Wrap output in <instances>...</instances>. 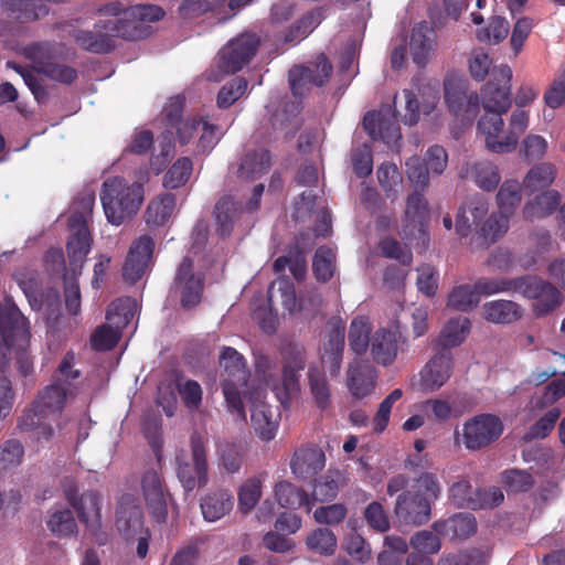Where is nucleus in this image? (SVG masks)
Wrapping results in <instances>:
<instances>
[{
    "mask_svg": "<svg viewBox=\"0 0 565 565\" xmlns=\"http://www.w3.org/2000/svg\"><path fill=\"white\" fill-rule=\"evenodd\" d=\"M177 198L173 193L164 192L150 201L145 212V221L148 226H164L173 214Z\"/></svg>",
    "mask_w": 565,
    "mask_h": 565,
    "instance_id": "34",
    "label": "nucleus"
},
{
    "mask_svg": "<svg viewBox=\"0 0 565 565\" xmlns=\"http://www.w3.org/2000/svg\"><path fill=\"white\" fill-rule=\"evenodd\" d=\"M136 315V301L130 297L118 298L110 302L106 311L107 323L122 330Z\"/></svg>",
    "mask_w": 565,
    "mask_h": 565,
    "instance_id": "42",
    "label": "nucleus"
},
{
    "mask_svg": "<svg viewBox=\"0 0 565 565\" xmlns=\"http://www.w3.org/2000/svg\"><path fill=\"white\" fill-rule=\"evenodd\" d=\"M100 201L108 222L118 226L138 212L143 201V188L139 183L129 184L119 177L108 178L103 183Z\"/></svg>",
    "mask_w": 565,
    "mask_h": 565,
    "instance_id": "5",
    "label": "nucleus"
},
{
    "mask_svg": "<svg viewBox=\"0 0 565 565\" xmlns=\"http://www.w3.org/2000/svg\"><path fill=\"white\" fill-rule=\"evenodd\" d=\"M556 177V168L551 162H542L532 167L523 180V186L535 192L550 186Z\"/></svg>",
    "mask_w": 565,
    "mask_h": 565,
    "instance_id": "45",
    "label": "nucleus"
},
{
    "mask_svg": "<svg viewBox=\"0 0 565 565\" xmlns=\"http://www.w3.org/2000/svg\"><path fill=\"white\" fill-rule=\"evenodd\" d=\"M480 301L475 285L463 284L455 287L448 296V307L468 312Z\"/></svg>",
    "mask_w": 565,
    "mask_h": 565,
    "instance_id": "51",
    "label": "nucleus"
},
{
    "mask_svg": "<svg viewBox=\"0 0 565 565\" xmlns=\"http://www.w3.org/2000/svg\"><path fill=\"white\" fill-rule=\"evenodd\" d=\"M516 292L534 300L533 311L537 317L548 315L562 303L561 291L551 282L537 276L519 277Z\"/></svg>",
    "mask_w": 565,
    "mask_h": 565,
    "instance_id": "13",
    "label": "nucleus"
},
{
    "mask_svg": "<svg viewBox=\"0 0 565 565\" xmlns=\"http://www.w3.org/2000/svg\"><path fill=\"white\" fill-rule=\"evenodd\" d=\"M428 215V202L424 194L417 191L409 194L406 201V221L413 225V227H418L419 231H423V227L427 223Z\"/></svg>",
    "mask_w": 565,
    "mask_h": 565,
    "instance_id": "49",
    "label": "nucleus"
},
{
    "mask_svg": "<svg viewBox=\"0 0 565 565\" xmlns=\"http://www.w3.org/2000/svg\"><path fill=\"white\" fill-rule=\"evenodd\" d=\"M371 326L363 317L354 318L349 329V345L350 349L356 354L366 352L369 345L371 347Z\"/></svg>",
    "mask_w": 565,
    "mask_h": 565,
    "instance_id": "50",
    "label": "nucleus"
},
{
    "mask_svg": "<svg viewBox=\"0 0 565 565\" xmlns=\"http://www.w3.org/2000/svg\"><path fill=\"white\" fill-rule=\"evenodd\" d=\"M344 327L333 326L328 332V339L324 343L322 363L327 366L331 376L339 374L342 363L344 349Z\"/></svg>",
    "mask_w": 565,
    "mask_h": 565,
    "instance_id": "32",
    "label": "nucleus"
},
{
    "mask_svg": "<svg viewBox=\"0 0 565 565\" xmlns=\"http://www.w3.org/2000/svg\"><path fill=\"white\" fill-rule=\"evenodd\" d=\"M533 476L520 469H508L501 473V483L508 492H526L534 486Z\"/></svg>",
    "mask_w": 565,
    "mask_h": 565,
    "instance_id": "61",
    "label": "nucleus"
},
{
    "mask_svg": "<svg viewBox=\"0 0 565 565\" xmlns=\"http://www.w3.org/2000/svg\"><path fill=\"white\" fill-rule=\"evenodd\" d=\"M445 100L450 111L462 124H471L480 109L479 96L476 93L468 95L459 85L446 81L445 84Z\"/></svg>",
    "mask_w": 565,
    "mask_h": 565,
    "instance_id": "21",
    "label": "nucleus"
},
{
    "mask_svg": "<svg viewBox=\"0 0 565 565\" xmlns=\"http://www.w3.org/2000/svg\"><path fill=\"white\" fill-rule=\"evenodd\" d=\"M108 20H100L92 30H74L72 38L84 51L93 54H108L116 47L115 35L106 28Z\"/></svg>",
    "mask_w": 565,
    "mask_h": 565,
    "instance_id": "20",
    "label": "nucleus"
},
{
    "mask_svg": "<svg viewBox=\"0 0 565 565\" xmlns=\"http://www.w3.org/2000/svg\"><path fill=\"white\" fill-rule=\"evenodd\" d=\"M190 447L193 465L180 456L175 458L177 476L185 492H191L196 487H205L209 481L205 440L200 433H192Z\"/></svg>",
    "mask_w": 565,
    "mask_h": 565,
    "instance_id": "8",
    "label": "nucleus"
},
{
    "mask_svg": "<svg viewBox=\"0 0 565 565\" xmlns=\"http://www.w3.org/2000/svg\"><path fill=\"white\" fill-rule=\"evenodd\" d=\"M242 213V204L230 195L221 198L214 206L216 232L222 237L232 234L234 224Z\"/></svg>",
    "mask_w": 565,
    "mask_h": 565,
    "instance_id": "33",
    "label": "nucleus"
},
{
    "mask_svg": "<svg viewBox=\"0 0 565 565\" xmlns=\"http://www.w3.org/2000/svg\"><path fill=\"white\" fill-rule=\"evenodd\" d=\"M47 529L58 537L71 536L77 532V524L70 509L56 510L46 521Z\"/></svg>",
    "mask_w": 565,
    "mask_h": 565,
    "instance_id": "56",
    "label": "nucleus"
},
{
    "mask_svg": "<svg viewBox=\"0 0 565 565\" xmlns=\"http://www.w3.org/2000/svg\"><path fill=\"white\" fill-rule=\"evenodd\" d=\"M522 199V185L516 180H507L497 193L500 213L508 217L513 214Z\"/></svg>",
    "mask_w": 565,
    "mask_h": 565,
    "instance_id": "48",
    "label": "nucleus"
},
{
    "mask_svg": "<svg viewBox=\"0 0 565 565\" xmlns=\"http://www.w3.org/2000/svg\"><path fill=\"white\" fill-rule=\"evenodd\" d=\"M308 382L316 406L321 412L327 411L331 405V390L324 373L319 371L317 367H310L308 372Z\"/></svg>",
    "mask_w": 565,
    "mask_h": 565,
    "instance_id": "44",
    "label": "nucleus"
},
{
    "mask_svg": "<svg viewBox=\"0 0 565 565\" xmlns=\"http://www.w3.org/2000/svg\"><path fill=\"white\" fill-rule=\"evenodd\" d=\"M234 505L233 494L226 489L210 491L201 499V511L207 522H215L228 514Z\"/></svg>",
    "mask_w": 565,
    "mask_h": 565,
    "instance_id": "30",
    "label": "nucleus"
},
{
    "mask_svg": "<svg viewBox=\"0 0 565 565\" xmlns=\"http://www.w3.org/2000/svg\"><path fill=\"white\" fill-rule=\"evenodd\" d=\"M271 166L270 152L266 149L248 151L237 170L241 179L253 181L265 174Z\"/></svg>",
    "mask_w": 565,
    "mask_h": 565,
    "instance_id": "36",
    "label": "nucleus"
},
{
    "mask_svg": "<svg viewBox=\"0 0 565 565\" xmlns=\"http://www.w3.org/2000/svg\"><path fill=\"white\" fill-rule=\"evenodd\" d=\"M119 328L104 323L95 329L90 335V347L94 351L105 352L113 350L121 338Z\"/></svg>",
    "mask_w": 565,
    "mask_h": 565,
    "instance_id": "54",
    "label": "nucleus"
},
{
    "mask_svg": "<svg viewBox=\"0 0 565 565\" xmlns=\"http://www.w3.org/2000/svg\"><path fill=\"white\" fill-rule=\"evenodd\" d=\"M75 353L73 351H67L63 359L61 360L57 369L52 374V382H58L60 385H64V387H70L73 390V394H77L78 386L76 384L77 380L81 379L82 372L78 369H75Z\"/></svg>",
    "mask_w": 565,
    "mask_h": 565,
    "instance_id": "46",
    "label": "nucleus"
},
{
    "mask_svg": "<svg viewBox=\"0 0 565 565\" xmlns=\"http://www.w3.org/2000/svg\"><path fill=\"white\" fill-rule=\"evenodd\" d=\"M559 202V193L555 190H547L524 205L523 216L530 221L543 218L551 215L557 209Z\"/></svg>",
    "mask_w": 565,
    "mask_h": 565,
    "instance_id": "39",
    "label": "nucleus"
},
{
    "mask_svg": "<svg viewBox=\"0 0 565 565\" xmlns=\"http://www.w3.org/2000/svg\"><path fill=\"white\" fill-rule=\"evenodd\" d=\"M434 530L444 535H450L455 540H465L477 531V520L469 512L456 513L444 521H437Z\"/></svg>",
    "mask_w": 565,
    "mask_h": 565,
    "instance_id": "31",
    "label": "nucleus"
},
{
    "mask_svg": "<svg viewBox=\"0 0 565 565\" xmlns=\"http://www.w3.org/2000/svg\"><path fill=\"white\" fill-rule=\"evenodd\" d=\"M24 447L18 439H8L0 445V473L18 467L23 459Z\"/></svg>",
    "mask_w": 565,
    "mask_h": 565,
    "instance_id": "64",
    "label": "nucleus"
},
{
    "mask_svg": "<svg viewBox=\"0 0 565 565\" xmlns=\"http://www.w3.org/2000/svg\"><path fill=\"white\" fill-rule=\"evenodd\" d=\"M164 15L160 6L136 4L127 9L125 17L108 19L106 28L114 32L115 38L139 41L151 35L153 30L149 23L162 20Z\"/></svg>",
    "mask_w": 565,
    "mask_h": 565,
    "instance_id": "7",
    "label": "nucleus"
},
{
    "mask_svg": "<svg viewBox=\"0 0 565 565\" xmlns=\"http://www.w3.org/2000/svg\"><path fill=\"white\" fill-rule=\"evenodd\" d=\"M220 10H222V6L218 4V0H184L179 7L180 14L184 19H194L211 13L217 23H220Z\"/></svg>",
    "mask_w": 565,
    "mask_h": 565,
    "instance_id": "53",
    "label": "nucleus"
},
{
    "mask_svg": "<svg viewBox=\"0 0 565 565\" xmlns=\"http://www.w3.org/2000/svg\"><path fill=\"white\" fill-rule=\"evenodd\" d=\"M141 489L151 519L157 523H166L171 495L160 473L153 469L147 470L141 479Z\"/></svg>",
    "mask_w": 565,
    "mask_h": 565,
    "instance_id": "17",
    "label": "nucleus"
},
{
    "mask_svg": "<svg viewBox=\"0 0 565 565\" xmlns=\"http://www.w3.org/2000/svg\"><path fill=\"white\" fill-rule=\"evenodd\" d=\"M0 10L8 18L21 23L40 20L50 12L45 3H36L33 0H1Z\"/></svg>",
    "mask_w": 565,
    "mask_h": 565,
    "instance_id": "28",
    "label": "nucleus"
},
{
    "mask_svg": "<svg viewBox=\"0 0 565 565\" xmlns=\"http://www.w3.org/2000/svg\"><path fill=\"white\" fill-rule=\"evenodd\" d=\"M519 277L516 278H480L475 282L477 292L480 296H491L499 292H516Z\"/></svg>",
    "mask_w": 565,
    "mask_h": 565,
    "instance_id": "60",
    "label": "nucleus"
},
{
    "mask_svg": "<svg viewBox=\"0 0 565 565\" xmlns=\"http://www.w3.org/2000/svg\"><path fill=\"white\" fill-rule=\"evenodd\" d=\"M262 480L257 477L246 479L238 490V508L244 514L249 513L262 497Z\"/></svg>",
    "mask_w": 565,
    "mask_h": 565,
    "instance_id": "58",
    "label": "nucleus"
},
{
    "mask_svg": "<svg viewBox=\"0 0 565 565\" xmlns=\"http://www.w3.org/2000/svg\"><path fill=\"white\" fill-rule=\"evenodd\" d=\"M173 288L181 295L180 303L183 309L196 307L203 296L204 276L194 271L193 260L185 256L178 266Z\"/></svg>",
    "mask_w": 565,
    "mask_h": 565,
    "instance_id": "15",
    "label": "nucleus"
},
{
    "mask_svg": "<svg viewBox=\"0 0 565 565\" xmlns=\"http://www.w3.org/2000/svg\"><path fill=\"white\" fill-rule=\"evenodd\" d=\"M509 22L502 17H492L487 28L479 29L476 36L479 42L498 44L509 34Z\"/></svg>",
    "mask_w": 565,
    "mask_h": 565,
    "instance_id": "62",
    "label": "nucleus"
},
{
    "mask_svg": "<svg viewBox=\"0 0 565 565\" xmlns=\"http://www.w3.org/2000/svg\"><path fill=\"white\" fill-rule=\"evenodd\" d=\"M503 433L501 419L493 414H479L462 425L461 440L466 449L478 451L489 447Z\"/></svg>",
    "mask_w": 565,
    "mask_h": 565,
    "instance_id": "10",
    "label": "nucleus"
},
{
    "mask_svg": "<svg viewBox=\"0 0 565 565\" xmlns=\"http://www.w3.org/2000/svg\"><path fill=\"white\" fill-rule=\"evenodd\" d=\"M192 171V160L188 157L179 158L166 172L162 185L170 190L179 189L189 181Z\"/></svg>",
    "mask_w": 565,
    "mask_h": 565,
    "instance_id": "52",
    "label": "nucleus"
},
{
    "mask_svg": "<svg viewBox=\"0 0 565 565\" xmlns=\"http://www.w3.org/2000/svg\"><path fill=\"white\" fill-rule=\"evenodd\" d=\"M250 419L255 431L263 440L269 441L275 438L278 424L273 418L270 406L266 403L254 404Z\"/></svg>",
    "mask_w": 565,
    "mask_h": 565,
    "instance_id": "40",
    "label": "nucleus"
},
{
    "mask_svg": "<svg viewBox=\"0 0 565 565\" xmlns=\"http://www.w3.org/2000/svg\"><path fill=\"white\" fill-rule=\"evenodd\" d=\"M454 369L450 351L441 350L420 371V386L426 392L439 390L451 376Z\"/></svg>",
    "mask_w": 565,
    "mask_h": 565,
    "instance_id": "23",
    "label": "nucleus"
},
{
    "mask_svg": "<svg viewBox=\"0 0 565 565\" xmlns=\"http://www.w3.org/2000/svg\"><path fill=\"white\" fill-rule=\"evenodd\" d=\"M470 174L475 183L484 191L495 190L501 180L498 167L490 161L475 162Z\"/></svg>",
    "mask_w": 565,
    "mask_h": 565,
    "instance_id": "47",
    "label": "nucleus"
},
{
    "mask_svg": "<svg viewBox=\"0 0 565 565\" xmlns=\"http://www.w3.org/2000/svg\"><path fill=\"white\" fill-rule=\"evenodd\" d=\"M488 212L489 203L483 195L476 194L468 199L459 209L457 215V233L462 237L468 236L471 233L472 227L478 226L487 216Z\"/></svg>",
    "mask_w": 565,
    "mask_h": 565,
    "instance_id": "26",
    "label": "nucleus"
},
{
    "mask_svg": "<svg viewBox=\"0 0 565 565\" xmlns=\"http://www.w3.org/2000/svg\"><path fill=\"white\" fill-rule=\"evenodd\" d=\"M74 396L72 388L51 381L38 392L31 406L23 411L18 428L22 431H36L38 439L50 440L54 433L52 423L60 418L68 398Z\"/></svg>",
    "mask_w": 565,
    "mask_h": 565,
    "instance_id": "2",
    "label": "nucleus"
},
{
    "mask_svg": "<svg viewBox=\"0 0 565 565\" xmlns=\"http://www.w3.org/2000/svg\"><path fill=\"white\" fill-rule=\"evenodd\" d=\"M509 228V217L501 213L490 215L481 225L479 236L489 246L503 236Z\"/></svg>",
    "mask_w": 565,
    "mask_h": 565,
    "instance_id": "59",
    "label": "nucleus"
},
{
    "mask_svg": "<svg viewBox=\"0 0 565 565\" xmlns=\"http://www.w3.org/2000/svg\"><path fill=\"white\" fill-rule=\"evenodd\" d=\"M436 45V32L426 21L417 23L412 31L409 50L415 64L426 65Z\"/></svg>",
    "mask_w": 565,
    "mask_h": 565,
    "instance_id": "27",
    "label": "nucleus"
},
{
    "mask_svg": "<svg viewBox=\"0 0 565 565\" xmlns=\"http://www.w3.org/2000/svg\"><path fill=\"white\" fill-rule=\"evenodd\" d=\"M277 502L282 508L299 509L305 507L310 512L312 502L308 493L289 481H279L274 488Z\"/></svg>",
    "mask_w": 565,
    "mask_h": 565,
    "instance_id": "37",
    "label": "nucleus"
},
{
    "mask_svg": "<svg viewBox=\"0 0 565 565\" xmlns=\"http://www.w3.org/2000/svg\"><path fill=\"white\" fill-rule=\"evenodd\" d=\"M405 102H406V113L404 115V124L408 126H414L418 122L420 114L428 115L436 107L438 95L436 92L429 94L428 98L423 103H419L416 94L413 90L404 89L403 90Z\"/></svg>",
    "mask_w": 565,
    "mask_h": 565,
    "instance_id": "41",
    "label": "nucleus"
},
{
    "mask_svg": "<svg viewBox=\"0 0 565 565\" xmlns=\"http://www.w3.org/2000/svg\"><path fill=\"white\" fill-rule=\"evenodd\" d=\"M326 456L317 445L298 448L290 460V469L297 478L307 479L324 468Z\"/></svg>",
    "mask_w": 565,
    "mask_h": 565,
    "instance_id": "24",
    "label": "nucleus"
},
{
    "mask_svg": "<svg viewBox=\"0 0 565 565\" xmlns=\"http://www.w3.org/2000/svg\"><path fill=\"white\" fill-rule=\"evenodd\" d=\"M248 83L242 76H236L226 83L218 92L216 104L220 108H228L247 90Z\"/></svg>",
    "mask_w": 565,
    "mask_h": 565,
    "instance_id": "63",
    "label": "nucleus"
},
{
    "mask_svg": "<svg viewBox=\"0 0 565 565\" xmlns=\"http://www.w3.org/2000/svg\"><path fill=\"white\" fill-rule=\"evenodd\" d=\"M333 66L326 54L321 53L306 65H295L289 70L288 81L296 97L305 96L311 86L321 87L329 82Z\"/></svg>",
    "mask_w": 565,
    "mask_h": 565,
    "instance_id": "9",
    "label": "nucleus"
},
{
    "mask_svg": "<svg viewBox=\"0 0 565 565\" xmlns=\"http://www.w3.org/2000/svg\"><path fill=\"white\" fill-rule=\"evenodd\" d=\"M511 81L512 70L509 65L493 68L491 79L481 90V100L484 109L483 116L478 121V131L489 132L490 126L504 125L502 114L511 107Z\"/></svg>",
    "mask_w": 565,
    "mask_h": 565,
    "instance_id": "4",
    "label": "nucleus"
},
{
    "mask_svg": "<svg viewBox=\"0 0 565 565\" xmlns=\"http://www.w3.org/2000/svg\"><path fill=\"white\" fill-rule=\"evenodd\" d=\"M470 320L466 317L450 319L444 327L439 343L445 351L461 344L470 331Z\"/></svg>",
    "mask_w": 565,
    "mask_h": 565,
    "instance_id": "43",
    "label": "nucleus"
},
{
    "mask_svg": "<svg viewBox=\"0 0 565 565\" xmlns=\"http://www.w3.org/2000/svg\"><path fill=\"white\" fill-rule=\"evenodd\" d=\"M529 126V115L525 110H514L511 115L507 134H503V125L490 126L489 132H481L484 137L488 150L495 153H509L519 142L520 136Z\"/></svg>",
    "mask_w": 565,
    "mask_h": 565,
    "instance_id": "14",
    "label": "nucleus"
},
{
    "mask_svg": "<svg viewBox=\"0 0 565 565\" xmlns=\"http://www.w3.org/2000/svg\"><path fill=\"white\" fill-rule=\"evenodd\" d=\"M377 371L369 362H355L348 371V388L356 399L370 396L376 387Z\"/></svg>",
    "mask_w": 565,
    "mask_h": 565,
    "instance_id": "25",
    "label": "nucleus"
},
{
    "mask_svg": "<svg viewBox=\"0 0 565 565\" xmlns=\"http://www.w3.org/2000/svg\"><path fill=\"white\" fill-rule=\"evenodd\" d=\"M440 494V484L436 475L425 472L415 479L411 490L398 494L394 514L405 525L419 526L430 520L431 502Z\"/></svg>",
    "mask_w": 565,
    "mask_h": 565,
    "instance_id": "3",
    "label": "nucleus"
},
{
    "mask_svg": "<svg viewBox=\"0 0 565 565\" xmlns=\"http://www.w3.org/2000/svg\"><path fill=\"white\" fill-rule=\"evenodd\" d=\"M68 223L71 235L66 244L67 256L72 266L82 267L90 252L92 235L83 214H72Z\"/></svg>",
    "mask_w": 565,
    "mask_h": 565,
    "instance_id": "19",
    "label": "nucleus"
},
{
    "mask_svg": "<svg viewBox=\"0 0 565 565\" xmlns=\"http://www.w3.org/2000/svg\"><path fill=\"white\" fill-rule=\"evenodd\" d=\"M53 44L33 43L25 49L26 55L35 63V71L50 79L70 85L77 78V71L68 65L51 62Z\"/></svg>",
    "mask_w": 565,
    "mask_h": 565,
    "instance_id": "16",
    "label": "nucleus"
},
{
    "mask_svg": "<svg viewBox=\"0 0 565 565\" xmlns=\"http://www.w3.org/2000/svg\"><path fill=\"white\" fill-rule=\"evenodd\" d=\"M259 45L260 39L257 34L241 33L220 51V70L227 74L241 71L256 55Z\"/></svg>",
    "mask_w": 565,
    "mask_h": 565,
    "instance_id": "12",
    "label": "nucleus"
},
{
    "mask_svg": "<svg viewBox=\"0 0 565 565\" xmlns=\"http://www.w3.org/2000/svg\"><path fill=\"white\" fill-rule=\"evenodd\" d=\"M0 419H2L10 414L15 396L11 381L6 376L12 353L22 377L31 375L34 370L33 358L29 352L31 338L29 321L11 296H6L0 301Z\"/></svg>",
    "mask_w": 565,
    "mask_h": 565,
    "instance_id": "1",
    "label": "nucleus"
},
{
    "mask_svg": "<svg viewBox=\"0 0 565 565\" xmlns=\"http://www.w3.org/2000/svg\"><path fill=\"white\" fill-rule=\"evenodd\" d=\"M116 526L126 539L134 537L143 530V514L136 504H120L117 509Z\"/></svg>",
    "mask_w": 565,
    "mask_h": 565,
    "instance_id": "38",
    "label": "nucleus"
},
{
    "mask_svg": "<svg viewBox=\"0 0 565 565\" xmlns=\"http://www.w3.org/2000/svg\"><path fill=\"white\" fill-rule=\"evenodd\" d=\"M154 246V241L149 235H141L131 243L122 266V278L126 282L132 285L146 274Z\"/></svg>",
    "mask_w": 565,
    "mask_h": 565,
    "instance_id": "18",
    "label": "nucleus"
},
{
    "mask_svg": "<svg viewBox=\"0 0 565 565\" xmlns=\"http://www.w3.org/2000/svg\"><path fill=\"white\" fill-rule=\"evenodd\" d=\"M482 312L487 321L499 324H510L522 317L521 306L504 299L486 302L482 306Z\"/></svg>",
    "mask_w": 565,
    "mask_h": 565,
    "instance_id": "35",
    "label": "nucleus"
},
{
    "mask_svg": "<svg viewBox=\"0 0 565 565\" xmlns=\"http://www.w3.org/2000/svg\"><path fill=\"white\" fill-rule=\"evenodd\" d=\"M398 352V337L396 332L379 329L372 335L371 355L373 360L383 366L391 365Z\"/></svg>",
    "mask_w": 565,
    "mask_h": 565,
    "instance_id": "29",
    "label": "nucleus"
},
{
    "mask_svg": "<svg viewBox=\"0 0 565 565\" xmlns=\"http://www.w3.org/2000/svg\"><path fill=\"white\" fill-rule=\"evenodd\" d=\"M306 544L310 551L329 556L337 550V537L331 530L319 527L307 536Z\"/></svg>",
    "mask_w": 565,
    "mask_h": 565,
    "instance_id": "57",
    "label": "nucleus"
},
{
    "mask_svg": "<svg viewBox=\"0 0 565 565\" xmlns=\"http://www.w3.org/2000/svg\"><path fill=\"white\" fill-rule=\"evenodd\" d=\"M220 365L224 369L222 390L227 408L239 419L245 420L246 413L241 395L247 386L249 372L244 356L235 349L224 347L220 354Z\"/></svg>",
    "mask_w": 565,
    "mask_h": 565,
    "instance_id": "6",
    "label": "nucleus"
},
{
    "mask_svg": "<svg viewBox=\"0 0 565 565\" xmlns=\"http://www.w3.org/2000/svg\"><path fill=\"white\" fill-rule=\"evenodd\" d=\"M335 254L328 246H320L313 256L312 270L317 280L327 282L334 274Z\"/></svg>",
    "mask_w": 565,
    "mask_h": 565,
    "instance_id": "55",
    "label": "nucleus"
},
{
    "mask_svg": "<svg viewBox=\"0 0 565 565\" xmlns=\"http://www.w3.org/2000/svg\"><path fill=\"white\" fill-rule=\"evenodd\" d=\"M62 489L78 520L94 532L99 530L102 520L99 493L90 490L79 494L75 480L70 477L62 480Z\"/></svg>",
    "mask_w": 565,
    "mask_h": 565,
    "instance_id": "11",
    "label": "nucleus"
},
{
    "mask_svg": "<svg viewBox=\"0 0 565 565\" xmlns=\"http://www.w3.org/2000/svg\"><path fill=\"white\" fill-rule=\"evenodd\" d=\"M363 127L373 140H382L387 146L395 145L402 138L399 126L388 110L367 111L363 117Z\"/></svg>",
    "mask_w": 565,
    "mask_h": 565,
    "instance_id": "22",
    "label": "nucleus"
}]
</instances>
